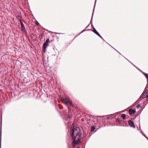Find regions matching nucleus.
Returning a JSON list of instances; mask_svg holds the SVG:
<instances>
[{"instance_id":"nucleus-1","label":"nucleus","mask_w":148,"mask_h":148,"mask_svg":"<svg viewBox=\"0 0 148 148\" xmlns=\"http://www.w3.org/2000/svg\"><path fill=\"white\" fill-rule=\"evenodd\" d=\"M74 123H73L72 124V126L71 128L70 131V134L72 138V139L75 140L76 139V137H75L74 135Z\"/></svg>"},{"instance_id":"nucleus-2","label":"nucleus","mask_w":148,"mask_h":148,"mask_svg":"<svg viewBox=\"0 0 148 148\" xmlns=\"http://www.w3.org/2000/svg\"><path fill=\"white\" fill-rule=\"evenodd\" d=\"M49 41V38L47 39L46 41L44 43L43 46V51L44 52H45L46 51V49L48 46V43Z\"/></svg>"},{"instance_id":"nucleus-3","label":"nucleus","mask_w":148,"mask_h":148,"mask_svg":"<svg viewBox=\"0 0 148 148\" xmlns=\"http://www.w3.org/2000/svg\"><path fill=\"white\" fill-rule=\"evenodd\" d=\"M128 123L130 125V126L131 127H133L134 128L135 127V126L133 122L131 120L130 121H128Z\"/></svg>"},{"instance_id":"nucleus-4","label":"nucleus","mask_w":148,"mask_h":148,"mask_svg":"<svg viewBox=\"0 0 148 148\" xmlns=\"http://www.w3.org/2000/svg\"><path fill=\"white\" fill-rule=\"evenodd\" d=\"M135 111L134 110H132V109H130L129 110V114L130 115H131L132 114L134 113L135 112Z\"/></svg>"},{"instance_id":"nucleus-5","label":"nucleus","mask_w":148,"mask_h":148,"mask_svg":"<svg viewBox=\"0 0 148 148\" xmlns=\"http://www.w3.org/2000/svg\"><path fill=\"white\" fill-rule=\"evenodd\" d=\"M2 115H1V126H2ZM0 148H1V143H0Z\"/></svg>"},{"instance_id":"nucleus-6","label":"nucleus","mask_w":148,"mask_h":148,"mask_svg":"<svg viewBox=\"0 0 148 148\" xmlns=\"http://www.w3.org/2000/svg\"><path fill=\"white\" fill-rule=\"evenodd\" d=\"M148 92V90H146L144 92L143 94L142 97H144L145 95Z\"/></svg>"},{"instance_id":"nucleus-7","label":"nucleus","mask_w":148,"mask_h":148,"mask_svg":"<svg viewBox=\"0 0 148 148\" xmlns=\"http://www.w3.org/2000/svg\"><path fill=\"white\" fill-rule=\"evenodd\" d=\"M73 140V143H74L75 145H77L79 144L80 142V140L79 139L77 140L76 141H75V140Z\"/></svg>"},{"instance_id":"nucleus-8","label":"nucleus","mask_w":148,"mask_h":148,"mask_svg":"<svg viewBox=\"0 0 148 148\" xmlns=\"http://www.w3.org/2000/svg\"><path fill=\"white\" fill-rule=\"evenodd\" d=\"M21 29H22V31L24 32L25 30V28L24 25L23 26H21Z\"/></svg>"},{"instance_id":"nucleus-9","label":"nucleus","mask_w":148,"mask_h":148,"mask_svg":"<svg viewBox=\"0 0 148 148\" xmlns=\"http://www.w3.org/2000/svg\"><path fill=\"white\" fill-rule=\"evenodd\" d=\"M78 134L79 133L77 131V132H76V131H74V135L75 137H76V138Z\"/></svg>"},{"instance_id":"nucleus-10","label":"nucleus","mask_w":148,"mask_h":148,"mask_svg":"<svg viewBox=\"0 0 148 148\" xmlns=\"http://www.w3.org/2000/svg\"><path fill=\"white\" fill-rule=\"evenodd\" d=\"M75 131H80V129L79 127H76L74 129Z\"/></svg>"},{"instance_id":"nucleus-11","label":"nucleus","mask_w":148,"mask_h":148,"mask_svg":"<svg viewBox=\"0 0 148 148\" xmlns=\"http://www.w3.org/2000/svg\"><path fill=\"white\" fill-rule=\"evenodd\" d=\"M96 0H95V3L94 8H93V12H92V18H91V21L92 19V16L93 15V14L94 11V9H95V5L96 3Z\"/></svg>"},{"instance_id":"nucleus-12","label":"nucleus","mask_w":148,"mask_h":148,"mask_svg":"<svg viewBox=\"0 0 148 148\" xmlns=\"http://www.w3.org/2000/svg\"><path fill=\"white\" fill-rule=\"evenodd\" d=\"M95 127L94 126H92L91 128L90 131L92 132L94 131L95 129Z\"/></svg>"},{"instance_id":"nucleus-13","label":"nucleus","mask_w":148,"mask_h":148,"mask_svg":"<svg viewBox=\"0 0 148 148\" xmlns=\"http://www.w3.org/2000/svg\"><path fill=\"white\" fill-rule=\"evenodd\" d=\"M93 32L95 33L96 34H98V32H97L96 30L94 28L93 30Z\"/></svg>"},{"instance_id":"nucleus-14","label":"nucleus","mask_w":148,"mask_h":148,"mask_svg":"<svg viewBox=\"0 0 148 148\" xmlns=\"http://www.w3.org/2000/svg\"><path fill=\"white\" fill-rule=\"evenodd\" d=\"M126 115L125 114H123L121 115V117L123 118V119H124L125 118Z\"/></svg>"},{"instance_id":"nucleus-15","label":"nucleus","mask_w":148,"mask_h":148,"mask_svg":"<svg viewBox=\"0 0 148 148\" xmlns=\"http://www.w3.org/2000/svg\"><path fill=\"white\" fill-rule=\"evenodd\" d=\"M97 35H98L99 37H100V38H101L102 39L104 40L103 39V38H102V37L101 36V35L99 34V33H98V34H97Z\"/></svg>"},{"instance_id":"nucleus-16","label":"nucleus","mask_w":148,"mask_h":148,"mask_svg":"<svg viewBox=\"0 0 148 148\" xmlns=\"http://www.w3.org/2000/svg\"><path fill=\"white\" fill-rule=\"evenodd\" d=\"M97 35H98L99 37H100V38H101L102 39L104 40L103 39V38H102V37L101 36V35L99 34V33H98V34H97Z\"/></svg>"},{"instance_id":"nucleus-17","label":"nucleus","mask_w":148,"mask_h":148,"mask_svg":"<svg viewBox=\"0 0 148 148\" xmlns=\"http://www.w3.org/2000/svg\"><path fill=\"white\" fill-rule=\"evenodd\" d=\"M97 35H98L99 37H100V38H101L102 39L104 40L103 39V38H102V37L101 36V35L99 34V33H98V34H97Z\"/></svg>"},{"instance_id":"nucleus-18","label":"nucleus","mask_w":148,"mask_h":148,"mask_svg":"<svg viewBox=\"0 0 148 148\" xmlns=\"http://www.w3.org/2000/svg\"><path fill=\"white\" fill-rule=\"evenodd\" d=\"M97 35H98L99 37H100V38H101L102 39L104 40L103 39V38H102V37L101 36V35L99 34V33H98V34H97Z\"/></svg>"},{"instance_id":"nucleus-19","label":"nucleus","mask_w":148,"mask_h":148,"mask_svg":"<svg viewBox=\"0 0 148 148\" xmlns=\"http://www.w3.org/2000/svg\"><path fill=\"white\" fill-rule=\"evenodd\" d=\"M79 138H80L81 139H83V138L82 135L81 134H79Z\"/></svg>"},{"instance_id":"nucleus-20","label":"nucleus","mask_w":148,"mask_h":148,"mask_svg":"<svg viewBox=\"0 0 148 148\" xmlns=\"http://www.w3.org/2000/svg\"><path fill=\"white\" fill-rule=\"evenodd\" d=\"M126 59L130 63H131L133 66H134L136 68H137L138 70L139 71V70H140L139 69H138L137 67H136L135 65H134V64H133L131 62H130V61H129L128 60H127V59Z\"/></svg>"},{"instance_id":"nucleus-21","label":"nucleus","mask_w":148,"mask_h":148,"mask_svg":"<svg viewBox=\"0 0 148 148\" xmlns=\"http://www.w3.org/2000/svg\"><path fill=\"white\" fill-rule=\"evenodd\" d=\"M147 79V82H148V76L147 74H146L145 75Z\"/></svg>"},{"instance_id":"nucleus-22","label":"nucleus","mask_w":148,"mask_h":148,"mask_svg":"<svg viewBox=\"0 0 148 148\" xmlns=\"http://www.w3.org/2000/svg\"><path fill=\"white\" fill-rule=\"evenodd\" d=\"M136 107L137 108H139L141 107V105L140 104H138L136 106Z\"/></svg>"},{"instance_id":"nucleus-23","label":"nucleus","mask_w":148,"mask_h":148,"mask_svg":"<svg viewBox=\"0 0 148 148\" xmlns=\"http://www.w3.org/2000/svg\"><path fill=\"white\" fill-rule=\"evenodd\" d=\"M116 121H117V122H121V121L120 120V119H119V118H118L117 119H116Z\"/></svg>"},{"instance_id":"nucleus-24","label":"nucleus","mask_w":148,"mask_h":148,"mask_svg":"<svg viewBox=\"0 0 148 148\" xmlns=\"http://www.w3.org/2000/svg\"><path fill=\"white\" fill-rule=\"evenodd\" d=\"M139 71L142 72L144 75H145V74H146V73L143 72L141 70H139Z\"/></svg>"},{"instance_id":"nucleus-25","label":"nucleus","mask_w":148,"mask_h":148,"mask_svg":"<svg viewBox=\"0 0 148 148\" xmlns=\"http://www.w3.org/2000/svg\"><path fill=\"white\" fill-rule=\"evenodd\" d=\"M139 71L142 72L144 75H145V74H146V73L143 72L141 70H139Z\"/></svg>"},{"instance_id":"nucleus-26","label":"nucleus","mask_w":148,"mask_h":148,"mask_svg":"<svg viewBox=\"0 0 148 148\" xmlns=\"http://www.w3.org/2000/svg\"><path fill=\"white\" fill-rule=\"evenodd\" d=\"M139 71L142 72L144 75H145V74H146V73L143 72L141 70H139Z\"/></svg>"},{"instance_id":"nucleus-27","label":"nucleus","mask_w":148,"mask_h":148,"mask_svg":"<svg viewBox=\"0 0 148 148\" xmlns=\"http://www.w3.org/2000/svg\"><path fill=\"white\" fill-rule=\"evenodd\" d=\"M69 105H70V106H73V104H72V103H71V102H69Z\"/></svg>"},{"instance_id":"nucleus-28","label":"nucleus","mask_w":148,"mask_h":148,"mask_svg":"<svg viewBox=\"0 0 148 148\" xmlns=\"http://www.w3.org/2000/svg\"><path fill=\"white\" fill-rule=\"evenodd\" d=\"M63 102L64 103L66 104V100L65 99V100H63Z\"/></svg>"},{"instance_id":"nucleus-29","label":"nucleus","mask_w":148,"mask_h":148,"mask_svg":"<svg viewBox=\"0 0 148 148\" xmlns=\"http://www.w3.org/2000/svg\"><path fill=\"white\" fill-rule=\"evenodd\" d=\"M20 23H21V26H23L24 25L22 22H20Z\"/></svg>"},{"instance_id":"nucleus-30","label":"nucleus","mask_w":148,"mask_h":148,"mask_svg":"<svg viewBox=\"0 0 148 148\" xmlns=\"http://www.w3.org/2000/svg\"><path fill=\"white\" fill-rule=\"evenodd\" d=\"M70 101L68 100H66V104H69Z\"/></svg>"},{"instance_id":"nucleus-31","label":"nucleus","mask_w":148,"mask_h":148,"mask_svg":"<svg viewBox=\"0 0 148 148\" xmlns=\"http://www.w3.org/2000/svg\"><path fill=\"white\" fill-rule=\"evenodd\" d=\"M36 24L37 25H38L39 24V23L38 22H37V21L36 22Z\"/></svg>"},{"instance_id":"nucleus-32","label":"nucleus","mask_w":148,"mask_h":148,"mask_svg":"<svg viewBox=\"0 0 148 148\" xmlns=\"http://www.w3.org/2000/svg\"><path fill=\"white\" fill-rule=\"evenodd\" d=\"M141 133L142 134H143V136H144L145 137H146V136H145V135H144V134H143V133L142 132H141Z\"/></svg>"},{"instance_id":"nucleus-33","label":"nucleus","mask_w":148,"mask_h":148,"mask_svg":"<svg viewBox=\"0 0 148 148\" xmlns=\"http://www.w3.org/2000/svg\"><path fill=\"white\" fill-rule=\"evenodd\" d=\"M20 22H22V20L21 19L19 20Z\"/></svg>"},{"instance_id":"nucleus-34","label":"nucleus","mask_w":148,"mask_h":148,"mask_svg":"<svg viewBox=\"0 0 148 148\" xmlns=\"http://www.w3.org/2000/svg\"><path fill=\"white\" fill-rule=\"evenodd\" d=\"M146 97L147 98H148V94L146 95Z\"/></svg>"},{"instance_id":"nucleus-35","label":"nucleus","mask_w":148,"mask_h":148,"mask_svg":"<svg viewBox=\"0 0 148 148\" xmlns=\"http://www.w3.org/2000/svg\"><path fill=\"white\" fill-rule=\"evenodd\" d=\"M145 138H147V139L148 140V138H147V137H146Z\"/></svg>"},{"instance_id":"nucleus-36","label":"nucleus","mask_w":148,"mask_h":148,"mask_svg":"<svg viewBox=\"0 0 148 148\" xmlns=\"http://www.w3.org/2000/svg\"><path fill=\"white\" fill-rule=\"evenodd\" d=\"M83 32V31H82V32L80 34H80V33H82Z\"/></svg>"},{"instance_id":"nucleus-37","label":"nucleus","mask_w":148,"mask_h":148,"mask_svg":"<svg viewBox=\"0 0 148 148\" xmlns=\"http://www.w3.org/2000/svg\"><path fill=\"white\" fill-rule=\"evenodd\" d=\"M77 148H79V147H77Z\"/></svg>"}]
</instances>
